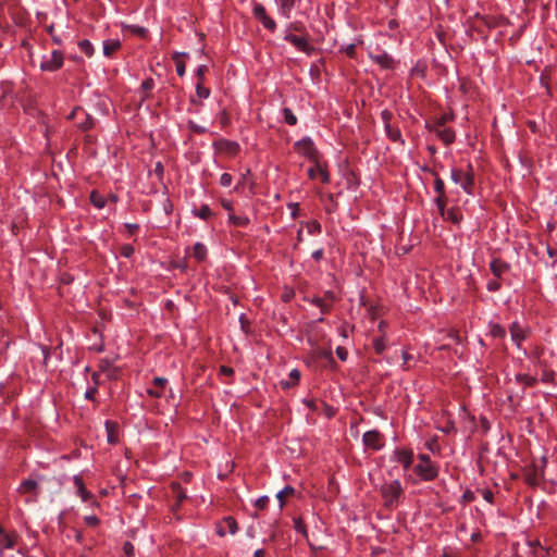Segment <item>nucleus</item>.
Wrapping results in <instances>:
<instances>
[{
	"label": "nucleus",
	"instance_id": "53",
	"mask_svg": "<svg viewBox=\"0 0 557 557\" xmlns=\"http://www.w3.org/2000/svg\"><path fill=\"white\" fill-rule=\"evenodd\" d=\"M382 116V120L384 122V126L387 125V124H391L389 120L392 117V113L387 110H384L381 114Z\"/></svg>",
	"mask_w": 557,
	"mask_h": 557
},
{
	"label": "nucleus",
	"instance_id": "44",
	"mask_svg": "<svg viewBox=\"0 0 557 557\" xmlns=\"http://www.w3.org/2000/svg\"><path fill=\"white\" fill-rule=\"evenodd\" d=\"M188 127L197 134H203L207 131L206 127L196 124L194 121L188 122Z\"/></svg>",
	"mask_w": 557,
	"mask_h": 557
},
{
	"label": "nucleus",
	"instance_id": "5",
	"mask_svg": "<svg viewBox=\"0 0 557 557\" xmlns=\"http://www.w3.org/2000/svg\"><path fill=\"white\" fill-rule=\"evenodd\" d=\"M413 470L424 481H432L438 475L437 467L433 462L418 463Z\"/></svg>",
	"mask_w": 557,
	"mask_h": 557
},
{
	"label": "nucleus",
	"instance_id": "26",
	"mask_svg": "<svg viewBox=\"0 0 557 557\" xmlns=\"http://www.w3.org/2000/svg\"><path fill=\"white\" fill-rule=\"evenodd\" d=\"M442 216L454 224H458L462 219L460 211L457 209H445V215Z\"/></svg>",
	"mask_w": 557,
	"mask_h": 557
},
{
	"label": "nucleus",
	"instance_id": "45",
	"mask_svg": "<svg viewBox=\"0 0 557 557\" xmlns=\"http://www.w3.org/2000/svg\"><path fill=\"white\" fill-rule=\"evenodd\" d=\"M154 86V82L152 78H147L141 84V89L147 92L150 91Z\"/></svg>",
	"mask_w": 557,
	"mask_h": 557
},
{
	"label": "nucleus",
	"instance_id": "36",
	"mask_svg": "<svg viewBox=\"0 0 557 557\" xmlns=\"http://www.w3.org/2000/svg\"><path fill=\"white\" fill-rule=\"evenodd\" d=\"M283 114H284L285 122L288 125H295L297 123V117H296V115L293 113V111L290 109L284 108L283 109Z\"/></svg>",
	"mask_w": 557,
	"mask_h": 557
},
{
	"label": "nucleus",
	"instance_id": "4",
	"mask_svg": "<svg viewBox=\"0 0 557 557\" xmlns=\"http://www.w3.org/2000/svg\"><path fill=\"white\" fill-rule=\"evenodd\" d=\"M423 170L431 173L434 176V190L438 195L435 202H436L437 209L440 211V214L445 215V203H446L445 184L435 171H432L429 168H424Z\"/></svg>",
	"mask_w": 557,
	"mask_h": 557
},
{
	"label": "nucleus",
	"instance_id": "30",
	"mask_svg": "<svg viewBox=\"0 0 557 557\" xmlns=\"http://www.w3.org/2000/svg\"><path fill=\"white\" fill-rule=\"evenodd\" d=\"M90 201L91 203L101 209L106 206V200L96 190H92L91 194H90Z\"/></svg>",
	"mask_w": 557,
	"mask_h": 557
},
{
	"label": "nucleus",
	"instance_id": "58",
	"mask_svg": "<svg viewBox=\"0 0 557 557\" xmlns=\"http://www.w3.org/2000/svg\"><path fill=\"white\" fill-rule=\"evenodd\" d=\"M419 463H432L431 458L426 454L419 455Z\"/></svg>",
	"mask_w": 557,
	"mask_h": 557
},
{
	"label": "nucleus",
	"instance_id": "22",
	"mask_svg": "<svg viewBox=\"0 0 557 557\" xmlns=\"http://www.w3.org/2000/svg\"><path fill=\"white\" fill-rule=\"evenodd\" d=\"M372 59L384 69H391L394 60L386 52H382L372 57Z\"/></svg>",
	"mask_w": 557,
	"mask_h": 557
},
{
	"label": "nucleus",
	"instance_id": "18",
	"mask_svg": "<svg viewBox=\"0 0 557 557\" xmlns=\"http://www.w3.org/2000/svg\"><path fill=\"white\" fill-rule=\"evenodd\" d=\"M16 536L14 534H9L2 528V532H0V552L4 548H13L15 546Z\"/></svg>",
	"mask_w": 557,
	"mask_h": 557
},
{
	"label": "nucleus",
	"instance_id": "29",
	"mask_svg": "<svg viewBox=\"0 0 557 557\" xmlns=\"http://www.w3.org/2000/svg\"><path fill=\"white\" fill-rule=\"evenodd\" d=\"M220 146L230 154H235L239 151V145L235 141L230 140H221Z\"/></svg>",
	"mask_w": 557,
	"mask_h": 557
},
{
	"label": "nucleus",
	"instance_id": "39",
	"mask_svg": "<svg viewBox=\"0 0 557 557\" xmlns=\"http://www.w3.org/2000/svg\"><path fill=\"white\" fill-rule=\"evenodd\" d=\"M294 529L298 533H301L305 536L307 535V529L301 518H294Z\"/></svg>",
	"mask_w": 557,
	"mask_h": 557
},
{
	"label": "nucleus",
	"instance_id": "46",
	"mask_svg": "<svg viewBox=\"0 0 557 557\" xmlns=\"http://www.w3.org/2000/svg\"><path fill=\"white\" fill-rule=\"evenodd\" d=\"M336 355L337 357L342 360V361H346L347 357H348V351L346 348L342 347V346H338L336 348Z\"/></svg>",
	"mask_w": 557,
	"mask_h": 557
},
{
	"label": "nucleus",
	"instance_id": "25",
	"mask_svg": "<svg viewBox=\"0 0 557 557\" xmlns=\"http://www.w3.org/2000/svg\"><path fill=\"white\" fill-rule=\"evenodd\" d=\"M120 47L119 40H107L103 42V54L111 57Z\"/></svg>",
	"mask_w": 557,
	"mask_h": 557
},
{
	"label": "nucleus",
	"instance_id": "23",
	"mask_svg": "<svg viewBox=\"0 0 557 557\" xmlns=\"http://www.w3.org/2000/svg\"><path fill=\"white\" fill-rule=\"evenodd\" d=\"M186 52H175L173 54V59L176 63V73L178 76L183 77L185 75V63L181 60L182 57H187Z\"/></svg>",
	"mask_w": 557,
	"mask_h": 557
},
{
	"label": "nucleus",
	"instance_id": "16",
	"mask_svg": "<svg viewBox=\"0 0 557 557\" xmlns=\"http://www.w3.org/2000/svg\"><path fill=\"white\" fill-rule=\"evenodd\" d=\"M224 528H227L231 534H235L237 532V522L233 517H225L222 523L218 528V533L223 536L225 534Z\"/></svg>",
	"mask_w": 557,
	"mask_h": 557
},
{
	"label": "nucleus",
	"instance_id": "55",
	"mask_svg": "<svg viewBox=\"0 0 557 557\" xmlns=\"http://www.w3.org/2000/svg\"><path fill=\"white\" fill-rule=\"evenodd\" d=\"M308 228L310 233L320 232L321 225L318 222H312L311 224L308 225Z\"/></svg>",
	"mask_w": 557,
	"mask_h": 557
},
{
	"label": "nucleus",
	"instance_id": "50",
	"mask_svg": "<svg viewBox=\"0 0 557 557\" xmlns=\"http://www.w3.org/2000/svg\"><path fill=\"white\" fill-rule=\"evenodd\" d=\"M123 550H124L125 555H127V556H134V550H135V548H134V545H133L132 543L126 542V543L124 544V546H123Z\"/></svg>",
	"mask_w": 557,
	"mask_h": 557
},
{
	"label": "nucleus",
	"instance_id": "51",
	"mask_svg": "<svg viewBox=\"0 0 557 557\" xmlns=\"http://www.w3.org/2000/svg\"><path fill=\"white\" fill-rule=\"evenodd\" d=\"M500 288V283L498 281H490L487 283V289L490 292H496Z\"/></svg>",
	"mask_w": 557,
	"mask_h": 557
},
{
	"label": "nucleus",
	"instance_id": "31",
	"mask_svg": "<svg viewBox=\"0 0 557 557\" xmlns=\"http://www.w3.org/2000/svg\"><path fill=\"white\" fill-rule=\"evenodd\" d=\"M230 221L236 226H247L249 224V219L247 216H240L235 214H230Z\"/></svg>",
	"mask_w": 557,
	"mask_h": 557
},
{
	"label": "nucleus",
	"instance_id": "60",
	"mask_svg": "<svg viewBox=\"0 0 557 557\" xmlns=\"http://www.w3.org/2000/svg\"><path fill=\"white\" fill-rule=\"evenodd\" d=\"M346 53H347V55H349V57H351V58H352V57L355 55V53H356V47H355V45H349V46H347V48H346Z\"/></svg>",
	"mask_w": 557,
	"mask_h": 557
},
{
	"label": "nucleus",
	"instance_id": "37",
	"mask_svg": "<svg viewBox=\"0 0 557 557\" xmlns=\"http://www.w3.org/2000/svg\"><path fill=\"white\" fill-rule=\"evenodd\" d=\"M196 214L202 220H208L209 218L212 216L213 213L207 205H203L200 207Z\"/></svg>",
	"mask_w": 557,
	"mask_h": 557
},
{
	"label": "nucleus",
	"instance_id": "35",
	"mask_svg": "<svg viewBox=\"0 0 557 557\" xmlns=\"http://www.w3.org/2000/svg\"><path fill=\"white\" fill-rule=\"evenodd\" d=\"M312 302L320 308L321 312L322 313H329L330 310H331V305L327 304L324 299L322 298H314L312 300Z\"/></svg>",
	"mask_w": 557,
	"mask_h": 557
},
{
	"label": "nucleus",
	"instance_id": "9",
	"mask_svg": "<svg viewBox=\"0 0 557 557\" xmlns=\"http://www.w3.org/2000/svg\"><path fill=\"white\" fill-rule=\"evenodd\" d=\"M511 341L517 345L518 348L521 347L522 341H524L529 332L524 330L518 322H513L509 327Z\"/></svg>",
	"mask_w": 557,
	"mask_h": 557
},
{
	"label": "nucleus",
	"instance_id": "54",
	"mask_svg": "<svg viewBox=\"0 0 557 557\" xmlns=\"http://www.w3.org/2000/svg\"><path fill=\"white\" fill-rule=\"evenodd\" d=\"M483 497L486 502L488 503H493V499H494V494L490 491V490H484L483 491Z\"/></svg>",
	"mask_w": 557,
	"mask_h": 557
},
{
	"label": "nucleus",
	"instance_id": "21",
	"mask_svg": "<svg viewBox=\"0 0 557 557\" xmlns=\"http://www.w3.org/2000/svg\"><path fill=\"white\" fill-rule=\"evenodd\" d=\"M384 127H385L386 136L391 140L397 141V143H400L401 145H404L405 141L401 138V133H400V129L398 127H394L392 124H387Z\"/></svg>",
	"mask_w": 557,
	"mask_h": 557
},
{
	"label": "nucleus",
	"instance_id": "42",
	"mask_svg": "<svg viewBox=\"0 0 557 557\" xmlns=\"http://www.w3.org/2000/svg\"><path fill=\"white\" fill-rule=\"evenodd\" d=\"M208 71L207 65H200L196 71V76L198 78V83L203 84L205 74Z\"/></svg>",
	"mask_w": 557,
	"mask_h": 557
},
{
	"label": "nucleus",
	"instance_id": "15",
	"mask_svg": "<svg viewBox=\"0 0 557 557\" xmlns=\"http://www.w3.org/2000/svg\"><path fill=\"white\" fill-rule=\"evenodd\" d=\"M298 150L309 158H313L315 149L310 138H304L296 144Z\"/></svg>",
	"mask_w": 557,
	"mask_h": 557
},
{
	"label": "nucleus",
	"instance_id": "3",
	"mask_svg": "<svg viewBox=\"0 0 557 557\" xmlns=\"http://www.w3.org/2000/svg\"><path fill=\"white\" fill-rule=\"evenodd\" d=\"M284 40L290 42L298 50L307 53L308 55H310L314 51L313 46L309 42V35L308 34H304V35H299L298 36V35H295L292 32H286V34L284 36Z\"/></svg>",
	"mask_w": 557,
	"mask_h": 557
},
{
	"label": "nucleus",
	"instance_id": "1",
	"mask_svg": "<svg viewBox=\"0 0 557 557\" xmlns=\"http://www.w3.org/2000/svg\"><path fill=\"white\" fill-rule=\"evenodd\" d=\"M451 181L461 186V188L471 194L474 185V174L471 164H468V171L463 172L460 169H453L450 174Z\"/></svg>",
	"mask_w": 557,
	"mask_h": 557
},
{
	"label": "nucleus",
	"instance_id": "32",
	"mask_svg": "<svg viewBox=\"0 0 557 557\" xmlns=\"http://www.w3.org/2000/svg\"><path fill=\"white\" fill-rule=\"evenodd\" d=\"M295 4V0H281V12L286 17H289V12Z\"/></svg>",
	"mask_w": 557,
	"mask_h": 557
},
{
	"label": "nucleus",
	"instance_id": "52",
	"mask_svg": "<svg viewBox=\"0 0 557 557\" xmlns=\"http://www.w3.org/2000/svg\"><path fill=\"white\" fill-rule=\"evenodd\" d=\"M134 252V248L129 245H126L122 248V255L126 258H129Z\"/></svg>",
	"mask_w": 557,
	"mask_h": 557
},
{
	"label": "nucleus",
	"instance_id": "13",
	"mask_svg": "<svg viewBox=\"0 0 557 557\" xmlns=\"http://www.w3.org/2000/svg\"><path fill=\"white\" fill-rule=\"evenodd\" d=\"M542 474L535 467H529L524 470V482L530 486H537L541 481Z\"/></svg>",
	"mask_w": 557,
	"mask_h": 557
},
{
	"label": "nucleus",
	"instance_id": "49",
	"mask_svg": "<svg viewBox=\"0 0 557 557\" xmlns=\"http://www.w3.org/2000/svg\"><path fill=\"white\" fill-rule=\"evenodd\" d=\"M268 503H269V497L268 496H261L260 498L257 499L256 506L259 509H264L267 507Z\"/></svg>",
	"mask_w": 557,
	"mask_h": 557
},
{
	"label": "nucleus",
	"instance_id": "61",
	"mask_svg": "<svg viewBox=\"0 0 557 557\" xmlns=\"http://www.w3.org/2000/svg\"><path fill=\"white\" fill-rule=\"evenodd\" d=\"M220 371H221V373H223L225 375H232L234 373V370L232 368H228L225 366H222Z\"/></svg>",
	"mask_w": 557,
	"mask_h": 557
},
{
	"label": "nucleus",
	"instance_id": "24",
	"mask_svg": "<svg viewBox=\"0 0 557 557\" xmlns=\"http://www.w3.org/2000/svg\"><path fill=\"white\" fill-rule=\"evenodd\" d=\"M295 494V488L287 485L276 494V498L280 502V508L282 509L285 504V499Z\"/></svg>",
	"mask_w": 557,
	"mask_h": 557
},
{
	"label": "nucleus",
	"instance_id": "19",
	"mask_svg": "<svg viewBox=\"0 0 557 557\" xmlns=\"http://www.w3.org/2000/svg\"><path fill=\"white\" fill-rule=\"evenodd\" d=\"M74 484L77 488V495L84 500L87 502L92 497V495L86 490L83 479L81 476L74 478Z\"/></svg>",
	"mask_w": 557,
	"mask_h": 557
},
{
	"label": "nucleus",
	"instance_id": "47",
	"mask_svg": "<svg viewBox=\"0 0 557 557\" xmlns=\"http://www.w3.org/2000/svg\"><path fill=\"white\" fill-rule=\"evenodd\" d=\"M84 520L89 527H96L99 524V519L96 516H86Z\"/></svg>",
	"mask_w": 557,
	"mask_h": 557
},
{
	"label": "nucleus",
	"instance_id": "12",
	"mask_svg": "<svg viewBox=\"0 0 557 557\" xmlns=\"http://www.w3.org/2000/svg\"><path fill=\"white\" fill-rule=\"evenodd\" d=\"M395 459L401 463L405 470H408L413 461V454L411 450H396Z\"/></svg>",
	"mask_w": 557,
	"mask_h": 557
},
{
	"label": "nucleus",
	"instance_id": "17",
	"mask_svg": "<svg viewBox=\"0 0 557 557\" xmlns=\"http://www.w3.org/2000/svg\"><path fill=\"white\" fill-rule=\"evenodd\" d=\"M308 175L312 180L319 176L324 184L330 181L329 173L319 163L308 170Z\"/></svg>",
	"mask_w": 557,
	"mask_h": 557
},
{
	"label": "nucleus",
	"instance_id": "41",
	"mask_svg": "<svg viewBox=\"0 0 557 557\" xmlns=\"http://www.w3.org/2000/svg\"><path fill=\"white\" fill-rule=\"evenodd\" d=\"M292 30H294V32H298V33H300L301 35L307 34V33L305 32V27H304V25H302L301 23H290V24L288 25V28H287V30H286V32H292Z\"/></svg>",
	"mask_w": 557,
	"mask_h": 557
},
{
	"label": "nucleus",
	"instance_id": "57",
	"mask_svg": "<svg viewBox=\"0 0 557 557\" xmlns=\"http://www.w3.org/2000/svg\"><path fill=\"white\" fill-rule=\"evenodd\" d=\"M323 253H324V251H323V249H322V248L317 249V250H314V251L312 252V258H313L314 260L319 261L320 259H322V258H323Z\"/></svg>",
	"mask_w": 557,
	"mask_h": 557
},
{
	"label": "nucleus",
	"instance_id": "62",
	"mask_svg": "<svg viewBox=\"0 0 557 557\" xmlns=\"http://www.w3.org/2000/svg\"><path fill=\"white\" fill-rule=\"evenodd\" d=\"M125 226L128 230L129 234H134L139 228V226L137 224H126Z\"/></svg>",
	"mask_w": 557,
	"mask_h": 557
},
{
	"label": "nucleus",
	"instance_id": "48",
	"mask_svg": "<svg viewBox=\"0 0 557 557\" xmlns=\"http://www.w3.org/2000/svg\"><path fill=\"white\" fill-rule=\"evenodd\" d=\"M94 126V119L90 115H86V121L81 124L82 129L87 131Z\"/></svg>",
	"mask_w": 557,
	"mask_h": 557
},
{
	"label": "nucleus",
	"instance_id": "2",
	"mask_svg": "<svg viewBox=\"0 0 557 557\" xmlns=\"http://www.w3.org/2000/svg\"><path fill=\"white\" fill-rule=\"evenodd\" d=\"M381 494L384 499L385 506L388 508H393L397 504L400 495L403 494V487L400 482L398 480H395L389 484H384L381 487Z\"/></svg>",
	"mask_w": 557,
	"mask_h": 557
},
{
	"label": "nucleus",
	"instance_id": "28",
	"mask_svg": "<svg viewBox=\"0 0 557 557\" xmlns=\"http://www.w3.org/2000/svg\"><path fill=\"white\" fill-rule=\"evenodd\" d=\"M300 379V372L297 369H294L289 372V381H283L282 387L289 388L298 383Z\"/></svg>",
	"mask_w": 557,
	"mask_h": 557
},
{
	"label": "nucleus",
	"instance_id": "38",
	"mask_svg": "<svg viewBox=\"0 0 557 557\" xmlns=\"http://www.w3.org/2000/svg\"><path fill=\"white\" fill-rule=\"evenodd\" d=\"M196 95H197L199 98L207 99V98H209V96H210V89H209V88H207V87H203V85H202V84L197 83V85H196Z\"/></svg>",
	"mask_w": 557,
	"mask_h": 557
},
{
	"label": "nucleus",
	"instance_id": "63",
	"mask_svg": "<svg viewBox=\"0 0 557 557\" xmlns=\"http://www.w3.org/2000/svg\"><path fill=\"white\" fill-rule=\"evenodd\" d=\"M288 207L292 209V216L296 218L299 205L298 203H289Z\"/></svg>",
	"mask_w": 557,
	"mask_h": 557
},
{
	"label": "nucleus",
	"instance_id": "27",
	"mask_svg": "<svg viewBox=\"0 0 557 557\" xmlns=\"http://www.w3.org/2000/svg\"><path fill=\"white\" fill-rule=\"evenodd\" d=\"M193 256L198 261H203L207 256V248L201 243H196L193 247Z\"/></svg>",
	"mask_w": 557,
	"mask_h": 557
},
{
	"label": "nucleus",
	"instance_id": "64",
	"mask_svg": "<svg viewBox=\"0 0 557 557\" xmlns=\"http://www.w3.org/2000/svg\"><path fill=\"white\" fill-rule=\"evenodd\" d=\"M154 172H156L159 176H162V174H163V165H162L160 162H158V163L156 164Z\"/></svg>",
	"mask_w": 557,
	"mask_h": 557
},
{
	"label": "nucleus",
	"instance_id": "14",
	"mask_svg": "<svg viewBox=\"0 0 557 557\" xmlns=\"http://www.w3.org/2000/svg\"><path fill=\"white\" fill-rule=\"evenodd\" d=\"M490 269L494 276L500 278L509 270V264L499 259H493L490 263Z\"/></svg>",
	"mask_w": 557,
	"mask_h": 557
},
{
	"label": "nucleus",
	"instance_id": "6",
	"mask_svg": "<svg viewBox=\"0 0 557 557\" xmlns=\"http://www.w3.org/2000/svg\"><path fill=\"white\" fill-rule=\"evenodd\" d=\"M253 15L258 21H260L262 23L264 28H267L271 32L275 30L276 23L270 16L267 15L265 8L262 4H260V3L255 4Z\"/></svg>",
	"mask_w": 557,
	"mask_h": 557
},
{
	"label": "nucleus",
	"instance_id": "7",
	"mask_svg": "<svg viewBox=\"0 0 557 557\" xmlns=\"http://www.w3.org/2000/svg\"><path fill=\"white\" fill-rule=\"evenodd\" d=\"M363 444L373 450H379L383 447V437L379 431H368L362 436Z\"/></svg>",
	"mask_w": 557,
	"mask_h": 557
},
{
	"label": "nucleus",
	"instance_id": "20",
	"mask_svg": "<svg viewBox=\"0 0 557 557\" xmlns=\"http://www.w3.org/2000/svg\"><path fill=\"white\" fill-rule=\"evenodd\" d=\"M37 481L35 480H32V479H27L25 481L22 482L18 491L23 494H30V495H36L37 494Z\"/></svg>",
	"mask_w": 557,
	"mask_h": 557
},
{
	"label": "nucleus",
	"instance_id": "11",
	"mask_svg": "<svg viewBox=\"0 0 557 557\" xmlns=\"http://www.w3.org/2000/svg\"><path fill=\"white\" fill-rule=\"evenodd\" d=\"M168 383L164 377L157 376L152 381V386L147 389V393L151 397L160 398L163 394V389Z\"/></svg>",
	"mask_w": 557,
	"mask_h": 557
},
{
	"label": "nucleus",
	"instance_id": "10",
	"mask_svg": "<svg viewBox=\"0 0 557 557\" xmlns=\"http://www.w3.org/2000/svg\"><path fill=\"white\" fill-rule=\"evenodd\" d=\"M444 124V119L438 121L435 126V132L437 136L444 141V144L449 145L455 140V133L453 129L445 127Z\"/></svg>",
	"mask_w": 557,
	"mask_h": 557
},
{
	"label": "nucleus",
	"instance_id": "40",
	"mask_svg": "<svg viewBox=\"0 0 557 557\" xmlns=\"http://www.w3.org/2000/svg\"><path fill=\"white\" fill-rule=\"evenodd\" d=\"M373 347L376 354H382L385 349V342L383 337L373 339Z\"/></svg>",
	"mask_w": 557,
	"mask_h": 557
},
{
	"label": "nucleus",
	"instance_id": "34",
	"mask_svg": "<svg viewBox=\"0 0 557 557\" xmlns=\"http://www.w3.org/2000/svg\"><path fill=\"white\" fill-rule=\"evenodd\" d=\"M490 333L493 337H497V338H504L506 336L505 329L503 326H500L499 324H493L491 326Z\"/></svg>",
	"mask_w": 557,
	"mask_h": 557
},
{
	"label": "nucleus",
	"instance_id": "43",
	"mask_svg": "<svg viewBox=\"0 0 557 557\" xmlns=\"http://www.w3.org/2000/svg\"><path fill=\"white\" fill-rule=\"evenodd\" d=\"M233 177L228 173H223L220 177V184L223 187H228L232 184Z\"/></svg>",
	"mask_w": 557,
	"mask_h": 557
},
{
	"label": "nucleus",
	"instance_id": "8",
	"mask_svg": "<svg viewBox=\"0 0 557 557\" xmlns=\"http://www.w3.org/2000/svg\"><path fill=\"white\" fill-rule=\"evenodd\" d=\"M63 64V54L54 50L51 57L41 62L40 67L44 71L54 72L59 70Z\"/></svg>",
	"mask_w": 557,
	"mask_h": 557
},
{
	"label": "nucleus",
	"instance_id": "56",
	"mask_svg": "<svg viewBox=\"0 0 557 557\" xmlns=\"http://www.w3.org/2000/svg\"><path fill=\"white\" fill-rule=\"evenodd\" d=\"M96 393H97V388L91 387V388L87 389V392L85 393V398L92 400Z\"/></svg>",
	"mask_w": 557,
	"mask_h": 557
},
{
	"label": "nucleus",
	"instance_id": "33",
	"mask_svg": "<svg viewBox=\"0 0 557 557\" xmlns=\"http://www.w3.org/2000/svg\"><path fill=\"white\" fill-rule=\"evenodd\" d=\"M79 49L82 52H84L87 57H91L94 53V47L91 42L87 39H84L79 42Z\"/></svg>",
	"mask_w": 557,
	"mask_h": 557
},
{
	"label": "nucleus",
	"instance_id": "59",
	"mask_svg": "<svg viewBox=\"0 0 557 557\" xmlns=\"http://www.w3.org/2000/svg\"><path fill=\"white\" fill-rule=\"evenodd\" d=\"M132 30L140 36H145L147 32L145 28L139 26H132Z\"/></svg>",
	"mask_w": 557,
	"mask_h": 557
}]
</instances>
